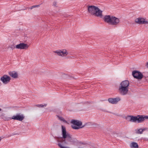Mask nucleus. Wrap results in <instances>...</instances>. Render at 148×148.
<instances>
[{
  "instance_id": "nucleus-24",
  "label": "nucleus",
  "mask_w": 148,
  "mask_h": 148,
  "mask_svg": "<svg viewBox=\"0 0 148 148\" xmlns=\"http://www.w3.org/2000/svg\"><path fill=\"white\" fill-rule=\"evenodd\" d=\"M38 5H34V8H35L36 7H38Z\"/></svg>"
},
{
  "instance_id": "nucleus-14",
  "label": "nucleus",
  "mask_w": 148,
  "mask_h": 148,
  "mask_svg": "<svg viewBox=\"0 0 148 148\" xmlns=\"http://www.w3.org/2000/svg\"><path fill=\"white\" fill-rule=\"evenodd\" d=\"M62 137L64 138L65 139L67 137V134H66V131L65 127L64 126L62 125Z\"/></svg>"
},
{
  "instance_id": "nucleus-3",
  "label": "nucleus",
  "mask_w": 148,
  "mask_h": 148,
  "mask_svg": "<svg viewBox=\"0 0 148 148\" xmlns=\"http://www.w3.org/2000/svg\"><path fill=\"white\" fill-rule=\"evenodd\" d=\"M103 19L105 22L113 25H118L120 22L119 18L110 15H105L103 18Z\"/></svg>"
},
{
  "instance_id": "nucleus-19",
  "label": "nucleus",
  "mask_w": 148,
  "mask_h": 148,
  "mask_svg": "<svg viewBox=\"0 0 148 148\" xmlns=\"http://www.w3.org/2000/svg\"><path fill=\"white\" fill-rule=\"evenodd\" d=\"M57 116L58 119L60 120V121L66 123L67 121L65 120V119H64L63 117H62L60 116Z\"/></svg>"
},
{
  "instance_id": "nucleus-23",
  "label": "nucleus",
  "mask_w": 148,
  "mask_h": 148,
  "mask_svg": "<svg viewBox=\"0 0 148 148\" xmlns=\"http://www.w3.org/2000/svg\"><path fill=\"white\" fill-rule=\"evenodd\" d=\"M64 141V143L65 144H67V143H66L65 141V140H63Z\"/></svg>"
},
{
  "instance_id": "nucleus-4",
  "label": "nucleus",
  "mask_w": 148,
  "mask_h": 148,
  "mask_svg": "<svg viewBox=\"0 0 148 148\" xmlns=\"http://www.w3.org/2000/svg\"><path fill=\"white\" fill-rule=\"evenodd\" d=\"M71 127L74 129L77 130L82 128L85 126V125H82V123L81 121L77 120H72L71 121Z\"/></svg>"
},
{
  "instance_id": "nucleus-11",
  "label": "nucleus",
  "mask_w": 148,
  "mask_h": 148,
  "mask_svg": "<svg viewBox=\"0 0 148 148\" xmlns=\"http://www.w3.org/2000/svg\"><path fill=\"white\" fill-rule=\"evenodd\" d=\"M135 22L138 24H147L148 21H145V19L143 18H137L135 20Z\"/></svg>"
},
{
  "instance_id": "nucleus-7",
  "label": "nucleus",
  "mask_w": 148,
  "mask_h": 148,
  "mask_svg": "<svg viewBox=\"0 0 148 148\" xmlns=\"http://www.w3.org/2000/svg\"><path fill=\"white\" fill-rule=\"evenodd\" d=\"M10 77L9 76L5 75L1 78L0 80L4 84H6L10 82Z\"/></svg>"
},
{
  "instance_id": "nucleus-17",
  "label": "nucleus",
  "mask_w": 148,
  "mask_h": 148,
  "mask_svg": "<svg viewBox=\"0 0 148 148\" xmlns=\"http://www.w3.org/2000/svg\"><path fill=\"white\" fill-rule=\"evenodd\" d=\"M130 147L131 148H138V145L136 143L132 142L130 144Z\"/></svg>"
},
{
  "instance_id": "nucleus-13",
  "label": "nucleus",
  "mask_w": 148,
  "mask_h": 148,
  "mask_svg": "<svg viewBox=\"0 0 148 148\" xmlns=\"http://www.w3.org/2000/svg\"><path fill=\"white\" fill-rule=\"evenodd\" d=\"M129 84V82L128 81L125 80L123 81L121 83L120 86L125 87V88H128Z\"/></svg>"
},
{
  "instance_id": "nucleus-2",
  "label": "nucleus",
  "mask_w": 148,
  "mask_h": 148,
  "mask_svg": "<svg viewBox=\"0 0 148 148\" xmlns=\"http://www.w3.org/2000/svg\"><path fill=\"white\" fill-rule=\"evenodd\" d=\"M87 8L88 13L96 16L102 17V11L97 7L93 5H88Z\"/></svg>"
},
{
  "instance_id": "nucleus-1",
  "label": "nucleus",
  "mask_w": 148,
  "mask_h": 148,
  "mask_svg": "<svg viewBox=\"0 0 148 148\" xmlns=\"http://www.w3.org/2000/svg\"><path fill=\"white\" fill-rule=\"evenodd\" d=\"M126 119L131 122L140 123L144 121L145 119H148V116L138 115L136 116H134L130 115L128 116Z\"/></svg>"
},
{
  "instance_id": "nucleus-10",
  "label": "nucleus",
  "mask_w": 148,
  "mask_h": 148,
  "mask_svg": "<svg viewBox=\"0 0 148 148\" xmlns=\"http://www.w3.org/2000/svg\"><path fill=\"white\" fill-rule=\"evenodd\" d=\"M121 100V99L119 97L115 98H109L108 101L109 103L112 104H116L118 102Z\"/></svg>"
},
{
  "instance_id": "nucleus-8",
  "label": "nucleus",
  "mask_w": 148,
  "mask_h": 148,
  "mask_svg": "<svg viewBox=\"0 0 148 148\" xmlns=\"http://www.w3.org/2000/svg\"><path fill=\"white\" fill-rule=\"evenodd\" d=\"M24 118V116L23 114L20 115L19 114H17L16 115H13L11 117V119L17 120L20 121H22Z\"/></svg>"
},
{
  "instance_id": "nucleus-12",
  "label": "nucleus",
  "mask_w": 148,
  "mask_h": 148,
  "mask_svg": "<svg viewBox=\"0 0 148 148\" xmlns=\"http://www.w3.org/2000/svg\"><path fill=\"white\" fill-rule=\"evenodd\" d=\"M28 46L27 44L21 43L16 45V47L18 49H26L28 48Z\"/></svg>"
},
{
  "instance_id": "nucleus-27",
  "label": "nucleus",
  "mask_w": 148,
  "mask_h": 148,
  "mask_svg": "<svg viewBox=\"0 0 148 148\" xmlns=\"http://www.w3.org/2000/svg\"><path fill=\"white\" fill-rule=\"evenodd\" d=\"M1 110V108H0V111Z\"/></svg>"
},
{
  "instance_id": "nucleus-18",
  "label": "nucleus",
  "mask_w": 148,
  "mask_h": 148,
  "mask_svg": "<svg viewBox=\"0 0 148 148\" xmlns=\"http://www.w3.org/2000/svg\"><path fill=\"white\" fill-rule=\"evenodd\" d=\"M145 129H139L136 130V133L138 134H141L145 130Z\"/></svg>"
},
{
  "instance_id": "nucleus-5",
  "label": "nucleus",
  "mask_w": 148,
  "mask_h": 148,
  "mask_svg": "<svg viewBox=\"0 0 148 148\" xmlns=\"http://www.w3.org/2000/svg\"><path fill=\"white\" fill-rule=\"evenodd\" d=\"M53 53H57L58 56L62 57L66 56L68 54V53L66 49L58 50L54 51Z\"/></svg>"
},
{
  "instance_id": "nucleus-26",
  "label": "nucleus",
  "mask_w": 148,
  "mask_h": 148,
  "mask_svg": "<svg viewBox=\"0 0 148 148\" xmlns=\"http://www.w3.org/2000/svg\"><path fill=\"white\" fill-rule=\"evenodd\" d=\"M1 137L0 136V142L1 141Z\"/></svg>"
},
{
  "instance_id": "nucleus-16",
  "label": "nucleus",
  "mask_w": 148,
  "mask_h": 148,
  "mask_svg": "<svg viewBox=\"0 0 148 148\" xmlns=\"http://www.w3.org/2000/svg\"><path fill=\"white\" fill-rule=\"evenodd\" d=\"M1 118L4 121H8L11 119V117H8L4 114H2L0 116Z\"/></svg>"
},
{
  "instance_id": "nucleus-6",
  "label": "nucleus",
  "mask_w": 148,
  "mask_h": 148,
  "mask_svg": "<svg viewBox=\"0 0 148 148\" xmlns=\"http://www.w3.org/2000/svg\"><path fill=\"white\" fill-rule=\"evenodd\" d=\"M132 75L134 78L138 79H141L143 77V75L140 72L137 71H134L132 72Z\"/></svg>"
},
{
  "instance_id": "nucleus-9",
  "label": "nucleus",
  "mask_w": 148,
  "mask_h": 148,
  "mask_svg": "<svg viewBox=\"0 0 148 148\" xmlns=\"http://www.w3.org/2000/svg\"><path fill=\"white\" fill-rule=\"evenodd\" d=\"M119 90L120 93L123 95H126L128 91V88L120 86L119 87Z\"/></svg>"
},
{
  "instance_id": "nucleus-21",
  "label": "nucleus",
  "mask_w": 148,
  "mask_h": 148,
  "mask_svg": "<svg viewBox=\"0 0 148 148\" xmlns=\"http://www.w3.org/2000/svg\"><path fill=\"white\" fill-rule=\"evenodd\" d=\"M57 5L56 3V2H54L53 3V5L55 6H56V5Z\"/></svg>"
},
{
  "instance_id": "nucleus-25",
  "label": "nucleus",
  "mask_w": 148,
  "mask_h": 148,
  "mask_svg": "<svg viewBox=\"0 0 148 148\" xmlns=\"http://www.w3.org/2000/svg\"><path fill=\"white\" fill-rule=\"evenodd\" d=\"M146 65L148 67V62H147Z\"/></svg>"
},
{
  "instance_id": "nucleus-20",
  "label": "nucleus",
  "mask_w": 148,
  "mask_h": 148,
  "mask_svg": "<svg viewBox=\"0 0 148 148\" xmlns=\"http://www.w3.org/2000/svg\"><path fill=\"white\" fill-rule=\"evenodd\" d=\"M36 106L39 107H43L46 106V104L42 105V104H37Z\"/></svg>"
},
{
  "instance_id": "nucleus-15",
  "label": "nucleus",
  "mask_w": 148,
  "mask_h": 148,
  "mask_svg": "<svg viewBox=\"0 0 148 148\" xmlns=\"http://www.w3.org/2000/svg\"><path fill=\"white\" fill-rule=\"evenodd\" d=\"M9 75L14 78H16L18 76L17 72L15 71H10L9 72Z\"/></svg>"
},
{
  "instance_id": "nucleus-22",
  "label": "nucleus",
  "mask_w": 148,
  "mask_h": 148,
  "mask_svg": "<svg viewBox=\"0 0 148 148\" xmlns=\"http://www.w3.org/2000/svg\"><path fill=\"white\" fill-rule=\"evenodd\" d=\"M34 8V6H33L30 8V9H33Z\"/></svg>"
}]
</instances>
